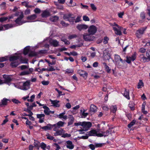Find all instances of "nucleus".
<instances>
[{
  "instance_id": "8",
  "label": "nucleus",
  "mask_w": 150,
  "mask_h": 150,
  "mask_svg": "<svg viewBox=\"0 0 150 150\" xmlns=\"http://www.w3.org/2000/svg\"><path fill=\"white\" fill-rule=\"evenodd\" d=\"M78 73L81 76L84 78H87L88 74L86 71L82 70H79L78 71Z\"/></svg>"
},
{
  "instance_id": "56",
  "label": "nucleus",
  "mask_w": 150,
  "mask_h": 150,
  "mask_svg": "<svg viewBox=\"0 0 150 150\" xmlns=\"http://www.w3.org/2000/svg\"><path fill=\"white\" fill-rule=\"evenodd\" d=\"M41 83L44 85H47L49 84V81H42Z\"/></svg>"
},
{
  "instance_id": "19",
  "label": "nucleus",
  "mask_w": 150,
  "mask_h": 150,
  "mask_svg": "<svg viewBox=\"0 0 150 150\" xmlns=\"http://www.w3.org/2000/svg\"><path fill=\"white\" fill-rule=\"evenodd\" d=\"M88 136H96L97 133V131L96 130L93 129L88 132Z\"/></svg>"
},
{
  "instance_id": "39",
  "label": "nucleus",
  "mask_w": 150,
  "mask_h": 150,
  "mask_svg": "<svg viewBox=\"0 0 150 150\" xmlns=\"http://www.w3.org/2000/svg\"><path fill=\"white\" fill-rule=\"evenodd\" d=\"M30 74V72L28 71H25L21 72L20 74V75L21 76H23L28 75Z\"/></svg>"
},
{
  "instance_id": "6",
  "label": "nucleus",
  "mask_w": 150,
  "mask_h": 150,
  "mask_svg": "<svg viewBox=\"0 0 150 150\" xmlns=\"http://www.w3.org/2000/svg\"><path fill=\"white\" fill-rule=\"evenodd\" d=\"M97 28L94 25H91L88 29V32L89 35H93L97 32Z\"/></svg>"
},
{
  "instance_id": "54",
  "label": "nucleus",
  "mask_w": 150,
  "mask_h": 150,
  "mask_svg": "<svg viewBox=\"0 0 150 150\" xmlns=\"http://www.w3.org/2000/svg\"><path fill=\"white\" fill-rule=\"evenodd\" d=\"M91 7L92 9L94 11H96L97 9L96 7L95 6L94 4H91Z\"/></svg>"
},
{
  "instance_id": "18",
  "label": "nucleus",
  "mask_w": 150,
  "mask_h": 150,
  "mask_svg": "<svg viewBox=\"0 0 150 150\" xmlns=\"http://www.w3.org/2000/svg\"><path fill=\"white\" fill-rule=\"evenodd\" d=\"M123 96L128 100L130 99L129 92L128 90L125 89L124 92L123 94Z\"/></svg>"
},
{
  "instance_id": "24",
  "label": "nucleus",
  "mask_w": 150,
  "mask_h": 150,
  "mask_svg": "<svg viewBox=\"0 0 150 150\" xmlns=\"http://www.w3.org/2000/svg\"><path fill=\"white\" fill-rule=\"evenodd\" d=\"M142 56V57H141V58L142 60V62H149L150 61V58H149L148 57H146L144 56V55L143 54L141 55V56Z\"/></svg>"
},
{
  "instance_id": "48",
  "label": "nucleus",
  "mask_w": 150,
  "mask_h": 150,
  "mask_svg": "<svg viewBox=\"0 0 150 150\" xmlns=\"http://www.w3.org/2000/svg\"><path fill=\"white\" fill-rule=\"evenodd\" d=\"M104 145L103 143H95L96 147H100Z\"/></svg>"
},
{
  "instance_id": "12",
  "label": "nucleus",
  "mask_w": 150,
  "mask_h": 150,
  "mask_svg": "<svg viewBox=\"0 0 150 150\" xmlns=\"http://www.w3.org/2000/svg\"><path fill=\"white\" fill-rule=\"evenodd\" d=\"M30 85V82L28 81H26L23 83L22 86V89L24 90H26L29 88V86Z\"/></svg>"
},
{
  "instance_id": "36",
  "label": "nucleus",
  "mask_w": 150,
  "mask_h": 150,
  "mask_svg": "<svg viewBox=\"0 0 150 150\" xmlns=\"http://www.w3.org/2000/svg\"><path fill=\"white\" fill-rule=\"evenodd\" d=\"M40 146L41 149L43 150H46L45 149L47 147V145L46 144L43 142H42L40 144Z\"/></svg>"
},
{
  "instance_id": "30",
  "label": "nucleus",
  "mask_w": 150,
  "mask_h": 150,
  "mask_svg": "<svg viewBox=\"0 0 150 150\" xmlns=\"http://www.w3.org/2000/svg\"><path fill=\"white\" fill-rule=\"evenodd\" d=\"M136 120H133L132 122H131L127 125V127L128 128H130L133 126L136 123Z\"/></svg>"
},
{
  "instance_id": "17",
  "label": "nucleus",
  "mask_w": 150,
  "mask_h": 150,
  "mask_svg": "<svg viewBox=\"0 0 150 150\" xmlns=\"http://www.w3.org/2000/svg\"><path fill=\"white\" fill-rule=\"evenodd\" d=\"M3 78L4 79L6 83H8L12 81V79L11 77L6 74L3 75Z\"/></svg>"
},
{
  "instance_id": "22",
  "label": "nucleus",
  "mask_w": 150,
  "mask_h": 150,
  "mask_svg": "<svg viewBox=\"0 0 150 150\" xmlns=\"http://www.w3.org/2000/svg\"><path fill=\"white\" fill-rule=\"evenodd\" d=\"M43 108L45 109L44 111V112L45 114L46 115H49V111L50 110V108L47 106L46 105L43 106Z\"/></svg>"
},
{
  "instance_id": "53",
  "label": "nucleus",
  "mask_w": 150,
  "mask_h": 150,
  "mask_svg": "<svg viewBox=\"0 0 150 150\" xmlns=\"http://www.w3.org/2000/svg\"><path fill=\"white\" fill-rule=\"evenodd\" d=\"M115 61L117 62L121 58L120 56L117 54L115 55Z\"/></svg>"
},
{
  "instance_id": "14",
  "label": "nucleus",
  "mask_w": 150,
  "mask_h": 150,
  "mask_svg": "<svg viewBox=\"0 0 150 150\" xmlns=\"http://www.w3.org/2000/svg\"><path fill=\"white\" fill-rule=\"evenodd\" d=\"M66 143L67 144L66 146L67 148L71 149H73L74 147V145L73 144L71 141H67L66 142Z\"/></svg>"
},
{
  "instance_id": "46",
  "label": "nucleus",
  "mask_w": 150,
  "mask_h": 150,
  "mask_svg": "<svg viewBox=\"0 0 150 150\" xmlns=\"http://www.w3.org/2000/svg\"><path fill=\"white\" fill-rule=\"evenodd\" d=\"M140 16L142 19L144 20L145 18V13L144 12H142L141 13Z\"/></svg>"
},
{
  "instance_id": "1",
  "label": "nucleus",
  "mask_w": 150,
  "mask_h": 150,
  "mask_svg": "<svg viewBox=\"0 0 150 150\" xmlns=\"http://www.w3.org/2000/svg\"><path fill=\"white\" fill-rule=\"evenodd\" d=\"M19 59L21 63H27L28 60L27 59H23L22 56H13L9 57V60L11 62L10 65L12 68L17 67L20 63L18 60Z\"/></svg>"
},
{
  "instance_id": "49",
  "label": "nucleus",
  "mask_w": 150,
  "mask_h": 150,
  "mask_svg": "<svg viewBox=\"0 0 150 150\" xmlns=\"http://www.w3.org/2000/svg\"><path fill=\"white\" fill-rule=\"evenodd\" d=\"M126 115L129 120H131L132 116V114L130 113H127L126 114Z\"/></svg>"
},
{
  "instance_id": "13",
  "label": "nucleus",
  "mask_w": 150,
  "mask_h": 150,
  "mask_svg": "<svg viewBox=\"0 0 150 150\" xmlns=\"http://www.w3.org/2000/svg\"><path fill=\"white\" fill-rule=\"evenodd\" d=\"M37 16L35 14H33L30 16H29L27 17L26 18L29 21L27 22H32L34 21V20L37 17Z\"/></svg>"
},
{
  "instance_id": "15",
  "label": "nucleus",
  "mask_w": 150,
  "mask_h": 150,
  "mask_svg": "<svg viewBox=\"0 0 150 150\" xmlns=\"http://www.w3.org/2000/svg\"><path fill=\"white\" fill-rule=\"evenodd\" d=\"M97 110V107L94 105L91 104V105L89 111L91 112H93V113L96 112Z\"/></svg>"
},
{
  "instance_id": "64",
  "label": "nucleus",
  "mask_w": 150,
  "mask_h": 150,
  "mask_svg": "<svg viewBox=\"0 0 150 150\" xmlns=\"http://www.w3.org/2000/svg\"><path fill=\"white\" fill-rule=\"evenodd\" d=\"M115 33L117 35H122V33L121 31L119 30H118L116 32H115Z\"/></svg>"
},
{
  "instance_id": "32",
  "label": "nucleus",
  "mask_w": 150,
  "mask_h": 150,
  "mask_svg": "<svg viewBox=\"0 0 150 150\" xmlns=\"http://www.w3.org/2000/svg\"><path fill=\"white\" fill-rule=\"evenodd\" d=\"M142 86H144V83L142 82V80H140L139 82L138 83L137 85V88L139 89L142 88Z\"/></svg>"
},
{
  "instance_id": "50",
  "label": "nucleus",
  "mask_w": 150,
  "mask_h": 150,
  "mask_svg": "<svg viewBox=\"0 0 150 150\" xmlns=\"http://www.w3.org/2000/svg\"><path fill=\"white\" fill-rule=\"evenodd\" d=\"M12 101L14 103L16 104L20 103H21L20 101H19L18 100L15 99H12Z\"/></svg>"
},
{
  "instance_id": "59",
  "label": "nucleus",
  "mask_w": 150,
  "mask_h": 150,
  "mask_svg": "<svg viewBox=\"0 0 150 150\" xmlns=\"http://www.w3.org/2000/svg\"><path fill=\"white\" fill-rule=\"evenodd\" d=\"M124 12H121L118 14V17L121 18H122V16L124 15Z\"/></svg>"
},
{
  "instance_id": "58",
  "label": "nucleus",
  "mask_w": 150,
  "mask_h": 150,
  "mask_svg": "<svg viewBox=\"0 0 150 150\" xmlns=\"http://www.w3.org/2000/svg\"><path fill=\"white\" fill-rule=\"evenodd\" d=\"M30 13V10L29 9H26L24 12V14L27 15Z\"/></svg>"
},
{
  "instance_id": "10",
  "label": "nucleus",
  "mask_w": 150,
  "mask_h": 150,
  "mask_svg": "<svg viewBox=\"0 0 150 150\" xmlns=\"http://www.w3.org/2000/svg\"><path fill=\"white\" fill-rule=\"evenodd\" d=\"M45 115L44 114H38L37 115V117L39 119V122L42 123L44 122Z\"/></svg>"
},
{
  "instance_id": "37",
  "label": "nucleus",
  "mask_w": 150,
  "mask_h": 150,
  "mask_svg": "<svg viewBox=\"0 0 150 150\" xmlns=\"http://www.w3.org/2000/svg\"><path fill=\"white\" fill-rule=\"evenodd\" d=\"M46 136L47 137V139H50L51 140H53L54 138L53 136H51L49 133H47V134H46Z\"/></svg>"
},
{
  "instance_id": "38",
  "label": "nucleus",
  "mask_w": 150,
  "mask_h": 150,
  "mask_svg": "<svg viewBox=\"0 0 150 150\" xmlns=\"http://www.w3.org/2000/svg\"><path fill=\"white\" fill-rule=\"evenodd\" d=\"M28 2L24 1L22 2V4L23 5L28 8L31 7V5H28Z\"/></svg>"
},
{
  "instance_id": "31",
  "label": "nucleus",
  "mask_w": 150,
  "mask_h": 150,
  "mask_svg": "<svg viewBox=\"0 0 150 150\" xmlns=\"http://www.w3.org/2000/svg\"><path fill=\"white\" fill-rule=\"evenodd\" d=\"M136 52H134V53L131 56V57H129V58L131 59L132 61H134L136 58Z\"/></svg>"
},
{
  "instance_id": "4",
  "label": "nucleus",
  "mask_w": 150,
  "mask_h": 150,
  "mask_svg": "<svg viewBox=\"0 0 150 150\" xmlns=\"http://www.w3.org/2000/svg\"><path fill=\"white\" fill-rule=\"evenodd\" d=\"M92 123L89 122H82V126L83 127V129L79 130V132L86 131L88 130L92 126Z\"/></svg>"
},
{
  "instance_id": "20",
  "label": "nucleus",
  "mask_w": 150,
  "mask_h": 150,
  "mask_svg": "<svg viewBox=\"0 0 150 150\" xmlns=\"http://www.w3.org/2000/svg\"><path fill=\"white\" fill-rule=\"evenodd\" d=\"M50 43L54 47H57L59 45V42L56 40H52Z\"/></svg>"
},
{
  "instance_id": "21",
  "label": "nucleus",
  "mask_w": 150,
  "mask_h": 150,
  "mask_svg": "<svg viewBox=\"0 0 150 150\" xmlns=\"http://www.w3.org/2000/svg\"><path fill=\"white\" fill-rule=\"evenodd\" d=\"M50 15V13L49 11L45 10L41 14V16L42 18L47 17L49 16Z\"/></svg>"
},
{
  "instance_id": "33",
  "label": "nucleus",
  "mask_w": 150,
  "mask_h": 150,
  "mask_svg": "<svg viewBox=\"0 0 150 150\" xmlns=\"http://www.w3.org/2000/svg\"><path fill=\"white\" fill-rule=\"evenodd\" d=\"M37 55V53L33 51H31L28 54L29 57H33L36 56Z\"/></svg>"
},
{
  "instance_id": "23",
  "label": "nucleus",
  "mask_w": 150,
  "mask_h": 150,
  "mask_svg": "<svg viewBox=\"0 0 150 150\" xmlns=\"http://www.w3.org/2000/svg\"><path fill=\"white\" fill-rule=\"evenodd\" d=\"M103 64L104 66L105 71L108 73H110L111 69L107 65V64L105 62L103 63Z\"/></svg>"
},
{
  "instance_id": "51",
  "label": "nucleus",
  "mask_w": 150,
  "mask_h": 150,
  "mask_svg": "<svg viewBox=\"0 0 150 150\" xmlns=\"http://www.w3.org/2000/svg\"><path fill=\"white\" fill-rule=\"evenodd\" d=\"M77 37V35L75 34H73L70 35L68 37V38L70 39H71L73 38H75Z\"/></svg>"
},
{
  "instance_id": "40",
  "label": "nucleus",
  "mask_w": 150,
  "mask_h": 150,
  "mask_svg": "<svg viewBox=\"0 0 150 150\" xmlns=\"http://www.w3.org/2000/svg\"><path fill=\"white\" fill-rule=\"evenodd\" d=\"M110 132L108 130H107L105 132L102 131L101 132L103 134L104 137H105L108 135Z\"/></svg>"
},
{
  "instance_id": "9",
  "label": "nucleus",
  "mask_w": 150,
  "mask_h": 150,
  "mask_svg": "<svg viewBox=\"0 0 150 150\" xmlns=\"http://www.w3.org/2000/svg\"><path fill=\"white\" fill-rule=\"evenodd\" d=\"M88 27L87 25L83 24L78 25L76 26L77 28L80 31L86 29Z\"/></svg>"
},
{
  "instance_id": "47",
  "label": "nucleus",
  "mask_w": 150,
  "mask_h": 150,
  "mask_svg": "<svg viewBox=\"0 0 150 150\" xmlns=\"http://www.w3.org/2000/svg\"><path fill=\"white\" fill-rule=\"evenodd\" d=\"M71 136L70 134L68 133L63 134L62 136V137L64 138H66V137H70Z\"/></svg>"
},
{
  "instance_id": "61",
  "label": "nucleus",
  "mask_w": 150,
  "mask_h": 150,
  "mask_svg": "<svg viewBox=\"0 0 150 150\" xmlns=\"http://www.w3.org/2000/svg\"><path fill=\"white\" fill-rule=\"evenodd\" d=\"M34 145L35 147H37V148L38 149H39V142L38 141H37L36 142H34Z\"/></svg>"
},
{
  "instance_id": "52",
  "label": "nucleus",
  "mask_w": 150,
  "mask_h": 150,
  "mask_svg": "<svg viewBox=\"0 0 150 150\" xmlns=\"http://www.w3.org/2000/svg\"><path fill=\"white\" fill-rule=\"evenodd\" d=\"M83 20L86 21H89L90 20L89 18L86 16H83Z\"/></svg>"
},
{
  "instance_id": "62",
  "label": "nucleus",
  "mask_w": 150,
  "mask_h": 150,
  "mask_svg": "<svg viewBox=\"0 0 150 150\" xmlns=\"http://www.w3.org/2000/svg\"><path fill=\"white\" fill-rule=\"evenodd\" d=\"M146 105V102H144L142 105L141 111L145 110V107Z\"/></svg>"
},
{
  "instance_id": "27",
  "label": "nucleus",
  "mask_w": 150,
  "mask_h": 150,
  "mask_svg": "<svg viewBox=\"0 0 150 150\" xmlns=\"http://www.w3.org/2000/svg\"><path fill=\"white\" fill-rule=\"evenodd\" d=\"M90 35H89V34H88V35H83V38L86 41H91V39L90 38Z\"/></svg>"
},
{
  "instance_id": "34",
  "label": "nucleus",
  "mask_w": 150,
  "mask_h": 150,
  "mask_svg": "<svg viewBox=\"0 0 150 150\" xmlns=\"http://www.w3.org/2000/svg\"><path fill=\"white\" fill-rule=\"evenodd\" d=\"M3 26L7 30L9 28L13 27V25L11 24H7L6 25H4Z\"/></svg>"
},
{
  "instance_id": "60",
  "label": "nucleus",
  "mask_w": 150,
  "mask_h": 150,
  "mask_svg": "<svg viewBox=\"0 0 150 150\" xmlns=\"http://www.w3.org/2000/svg\"><path fill=\"white\" fill-rule=\"evenodd\" d=\"M102 108L103 110L105 111H108L109 110V108L107 106H104L102 107Z\"/></svg>"
},
{
  "instance_id": "43",
  "label": "nucleus",
  "mask_w": 150,
  "mask_h": 150,
  "mask_svg": "<svg viewBox=\"0 0 150 150\" xmlns=\"http://www.w3.org/2000/svg\"><path fill=\"white\" fill-rule=\"evenodd\" d=\"M60 24L64 26L67 27L69 25L68 23H66L64 21H61Z\"/></svg>"
},
{
  "instance_id": "42",
  "label": "nucleus",
  "mask_w": 150,
  "mask_h": 150,
  "mask_svg": "<svg viewBox=\"0 0 150 150\" xmlns=\"http://www.w3.org/2000/svg\"><path fill=\"white\" fill-rule=\"evenodd\" d=\"M109 40V39L108 37L106 36L103 39V43L105 44H107Z\"/></svg>"
},
{
  "instance_id": "16",
  "label": "nucleus",
  "mask_w": 150,
  "mask_h": 150,
  "mask_svg": "<svg viewBox=\"0 0 150 150\" xmlns=\"http://www.w3.org/2000/svg\"><path fill=\"white\" fill-rule=\"evenodd\" d=\"M65 132V131L63 129H61L60 130H58L56 131L55 133H54V134L55 136H57L59 135H62Z\"/></svg>"
},
{
  "instance_id": "41",
  "label": "nucleus",
  "mask_w": 150,
  "mask_h": 150,
  "mask_svg": "<svg viewBox=\"0 0 150 150\" xmlns=\"http://www.w3.org/2000/svg\"><path fill=\"white\" fill-rule=\"evenodd\" d=\"M8 19V18L7 17H4L0 18V22H3L4 21H6Z\"/></svg>"
},
{
  "instance_id": "2",
  "label": "nucleus",
  "mask_w": 150,
  "mask_h": 150,
  "mask_svg": "<svg viewBox=\"0 0 150 150\" xmlns=\"http://www.w3.org/2000/svg\"><path fill=\"white\" fill-rule=\"evenodd\" d=\"M64 122L62 121H59L56 124L53 125L50 124H48L47 125L42 127L41 128L43 129L46 130H50L52 129L54 127L57 126L58 128L63 127L64 124Z\"/></svg>"
},
{
  "instance_id": "57",
  "label": "nucleus",
  "mask_w": 150,
  "mask_h": 150,
  "mask_svg": "<svg viewBox=\"0 0 150 150\" xmlns=\"http://www.w3.org/2000/svg\"><path fill=\"white\" fill-rule=\"evenodd\" d=\"M89 148L92 150H94L95 149V148L96 147L95 145H94L93 144H91L89 145Z\"/></svg>"
},
{
  "instance_id": "44",
  "label": "nucleus",
  "mask_w": 150,
  "mask_h": 150,
  "mask_svg": "<svg viewBox=\"0 0 150 150\" xmlns=\"http://www.w3.org/2000/svg\"><path fill=\"white\" fill-rule=\"evenodd\" d=\"M59 19V17L57 16H54L52 18V21L53 22H56Z\"/></svg>"
},
{
  "instance_id": "29",
  "label": "nucleus",
  "mask_w": 150,
  "mask_h": 150,
  "mask_svg": "<svg viewBox=\"0 0 150 150\" xmlns=\"http://www.w3.org/2000/svg\"><path fill=\"white\" fill-rule=\"evenodd\" d=\"M74 120V117L72 115H71L70 118V120L68 122V126H69L71 125L73 123Z\"/></svg>"
},
{
  "instance_id": "45",
  "label": "nucleus",
  "mask_w": 150,
  "mask_h": 150,
  "mask_svg": "<svg viewBox=\"0 0 150 150\" xmlns=\"http://www.w3.org/2000/svg\"><path fill=\"white\" fill-rule=\"evenodd\" d=\"M53 146H55V147H56L55 150H59V149L61 148L60 146L57 144L56 143H54Z\"/></svg>"
},
{
  "instance_id": "35",
  "label": "nucleus",
  "mask_w": 150,
  "mask_h": 150,
  "mask_svg": "<svg viewBox=\"0 0 150 150\" xmlns=\"http://www.w3.org/2000/svg\"><path fill=\"white\" fill-rule=\"evenodd\" d=\"M7 56L0 57V62L6 61L8 60Z\"/></svg>"
},
{
  "instance_id": "5",
  "label": "nucleus",
  "mask_w": 150,
  "mask_h": 150,
  "mask_svg": "<svg viewBox=\"0 0 150 150\" xmlns=\"http://www.w3.org/2000/svg\"><path fill=\"white\" fill-rule=\"evenodd\" d=\"M24 16L22 12L21 13V15L17 18L14 21L16 24L19 25H22L23 24L27 22L24 21H22V20Z\"/></svg>"
},
{
  "instance_id": "11",
  "label": "nucleus",
  "mask_w": 150,
  "mask_h": 150,
  "mask_svg": "<svg viewBox=\"0 0 150 150\" xmlns=\"http://www.w3.org/2000/svg\"><path fill=\"white\" fill-rule=\"evenodd\" d=\"M11 102L10 99L6 98H4L1 101V104H0V106L2 107V105H6L8 103Z\"/></svg>"
},
{
  "instance_id": "63",
  "label": "nucleus",
  "mask_w": 150,
  "mask_h": 150,
  "mask_svg": "<svg viewBox=\"0 0 150 150\" xmlns=\"http://www.w3.org/2000/svg\"><path fill=\"white\" fill-rule=\"evenodd\" d=\"M40 11H41L40 9L38 8H35L34 10V12L36 13H40Z\"/></svg>"
},
{
  "instance_id": "26",
  "label": "nucleus",
  "mask_w": 150,
  "mask_h": 150,
  "mask_svg": "<svg viewBox=\"0 0 150 150\" xmlns=\"http://www.w3.org/2000/svg\"><path fill=\"white\" fill-rule=\"evenodd\" d=\"M30 47L27 46L25 47L23 51V54L24 55H27L30 51Z\"/></svg>"
},
{
  "instance_id": "3",
  "label": "nucleus",
  "mask_w": 150,
  "mask_h": 150,
  "mask_svg": "<svg viewBox=\"0 0 150 150\" xmlns=\"http://www.w3.org/2000/svg\"><path fill=\"white\" fill-rule=\"evenodd\" d=\"M75 16L72 14L70 13L66 14L63 16V19L64 20L72 23L74 22L75 20Z\"/></svg>"
},
{
  "instance_id": "28",
  "label": "nucleus",
  "mask_w": 150,
  "mask_h": 150,
  "mask_svg": "<svg viewBox=\"0 0 150 150\" xmlns=\"http://www.w3.org/2000/svg\"><path fill=\"white\" fill-rule=\"evenodd\" d=\"M110 109L111 112L115 114L117 110L116 106V105L112 106L110 107Z\"/></svg>"
},
{
  "instance_id": "55",
  "label": "nucleus",
  "mask_w": 150,
  "mask_h": 150,
  "mask_svg": "<svg viewBox=\"0 0 150 150\" xmlns=\"http://www.w3.org/2000/svg\"><path fill=\"white\" fill-rule=\"evenodd\" d=\"M81 21V17L78 16L76 19L75 20L74 22L75 23H77Z\"/></svg>"
},
{
  "instance_id": "25",
  "label": "nucleus",
  "mask_w": 150,
  "mask_h": 150,
  "mask_svg": "<svg viewBox=\"0 0 150 150\" xmlns=\"http://www.w3.org/2000/svg\"><path fill=\"white\" fill-rule=\"evenodd\" d=\"M51 103L53 104L54 106L56 107H59L60 106V105L58 104V103L59 101L57 100H51Z\"/></svg>"
},
{
  "instance_id": "7",
  "label": "nucleus",
  "mask_w": 150,
  "mask_h": 150,
  "mask_svg": "<svg viewBox=\"0 0 150 150\" xmlns=\"http://www.w3.org/2000/svg\"><path fill=\"white\" fill-rule=\"evenodd\" d=\"M146 28H142L137 30L135 33V35L138 38H140L142 36V35L144 33Z\"/></svg>"
}]
</instances>
